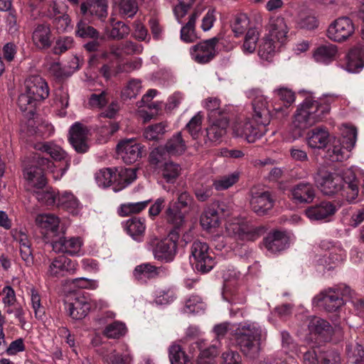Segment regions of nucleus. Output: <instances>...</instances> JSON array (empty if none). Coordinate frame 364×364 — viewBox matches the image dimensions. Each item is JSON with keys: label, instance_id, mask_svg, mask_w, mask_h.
Returning <instances> with one entry per match:
<instances>
[{"label": "nucleus", "instance_id": "obj_1", "mask_svg": "<svg viewBox=\"0 0 364 364\" xmlns=\"http://www.w3.org/2000/svg\"><path fill=\"white\" fill-rule=\"evenodd\" d=\"M301 94L304 100L298 105L292 123L284 136L285 140L289 142L299 139L305 129L321 122L329 112V105L337 99L333 94L323 95L317 100L311 92L303 91Z\"/></svg>", "mask_w": 364, "mask_h": 364}, {"label": "nucleus", "instance_id": "obj_2", "mask_svg": "<svg viewBox=\"0 0 364 364\" xmlns=\"http://www.w3.org/2000/svg\"><path fill=\"white\" fill-rule=\"evenodd\" d=\"M321 193L327 196H338L349 203L356 202L359 196V183L353 168L341 172L319 170L314 176Z\"/></svg>", "mask_w": 364, "mask_h": 364}, {"label": "nucleus", "instance_id": "obj_3", "mask_svg": "<svg viewBox=\"0 0 364 364\" xmlns=\"http://www.w3.org/2000/svg\"><path fill=\"white\" fill-rule=\"evenodd\" d=\"M214 332L218 337H223L227 332H230L241 352L250 359H255L259 356L261 340L267 333L258 323L253 321L234 324L223 323L214 327Z\"/></svg>", "mask_w": 364, "mask_h": 364}, {"label": "nucleus", "instance_id": "obj_4", "mask_svg": "<svg viewBox=\"0 0 364 364\" xmlns=\"http://www.w3.org/2000/svg\"><path fill=\"white\" fill-rule=\"evenodd\" d=\"M252 107V118L246 122H237L232 127L233 134L244 138L249 143L255 142L265 134L266 127L272 117L267 98L261 92H256Z\"/></svg>", "mask_w": 364, "mask_h": 364}, {"label": "nucleus", "instance_id": "obj_5", "mask_svg": "<svg viewBox=\"0 0 364 364\" xmlns=\"http://www.w3.org/2000/svg\"><path fill=\"white\" fill-rule=\"evenodd\" d=\"M166 220L175 226L168 237L157 240L153 249L154 258L166 262H171L177 252V242L180 236L178 228L184 223V215L178 208L168 207L166 211Z\"/></svg>", "mask_w": 364, "mask_h": 364}, {"label": "nucleus", "instance_id": "obj_6", "mask_svg": "<svg viewBox=\"0 0 364 364\" xmlns=\"http://www.w3.org/2000/svg\"><path fill=\"white\" fill-rule=\"evenodd\" d=\"M39 164L42 167L31 166L24 171L26 188L33 193L38 189L43 188L46 186L47 180L43 173V169L46 167L53 174L55 180L60 179L69 167V164L66 161L65 168H56L55 164L46 159H41Z\"/></svg>", "mask_w": 364, "mask_h": 364}, {"label": "nucleus", "instance_id": "obj_7", "mask_svg": "<svg viewBox=\"0 0 364 364\" xmlns=\"http://www.w3.org/2000/svg\"><path fill=\"white\" fill-rule=\"evenodd\" d=\"M343 141L335 139L328 150L332 161H343L348 157V152L355 146L357 141V130L355 127L343 125L341 129Z\"/></svg>", "mask_w": 364, "mask_h": 364}, {"label": "nucleus", "instance_id": "obj_8", "mask_svg": "<svg viewBox=\"0 0 364 364\" xmlns=\"http://www.w3.org/2000/svg\"><path fill=\"white\" fill-rule=\"evenodd\" d=\"M190 259L196 270L202 273L210 272L215 264V257L208 244L199 240L194 241L191 245Z\"/></svg>", "mask_w": 364, "mask_h": 364}, {"label": "nucleus", "instance_id": "obj_9", "mask_svg": "<svg viewBox=\"0 0 364 364\" xmlns=\"http://www.w3.org/2000/svg\"><path fill=\"white\" fill-rule=\"evenodd\" d=\"M227 233L243 242L254 241L260 235V229L253 227L240 219L228 220L225 225Z\"/></svg>", "mask_w": 364, "mask_h": 364}, {"label": "nucleus", "instance_id": "obj_10", "mask_svg": "<svg viewBox=\"0 0 364 364\" xmlns=\"http://www.w3.org/2000/svg\"><path fill=\"white\" fill-rule=\"evenodd\" d=\"M355 32L353 21L346 16L339 17L333 21L327 29V36L335 42H343L349 38Z\"/></svg>", "mask_w": 364, "mask_h": 364}, {"label": "nucleus", "instance_id": "obj_11", "mask_svg": "<svg viewBox=\"0 0 364 364\" xmlns=\"http://www.w3.org/2000/svg\"><path fill=\"white\" fill-rule=\"evenodd\" d=\"M144 146L135 138L120 141L117 146L119 156L125 164H134L142 156Z\"/></svg>", "mask_w": 364, "mask_h": 364}, {"label": "nucleus", "instance_id": "obj_12", "mask_svg": "<svg viewBox=\"0 0 364 364\" xmlns=\"http://www.w3.org/2000/svg\"><path fill=\"white\" fill-rule=\"evenodd\" d=\"M77 268L75 261L64 255H59L50 261L46 274L50 277L59 278L74 274Z\"/></svg>", "mask_w": 364, "mask_h": 364}, {"label": "nucleus", "instance_id": "obj_13", "mask_svg": "<svg viewBox=\"0 0 364 364\" xmlns=\"http://www.w3.org/2000/svg\"><path fill=\"white\" fill-rule=\"evenodd\" d=\"M35 224L43 236L50 239L58 235L60 219L53 213H40L35 218Z\"/></svg>", "mask_w": 364, "mask_h": 364}, {"label": "nucleus", "instance_id": "obj_14", "mask_svg": "<svg viewBox=\"0 0 364 364\" xmlns=\"http://www.w3.org/2000/svg\"><path fill=\"white\" fill-rule=\"evenodd\" d=\"M341 200L323 201L318 205L311 206L306 210V215L311 220H328L341 208Z\"/></svg>", "mask_w": 364, "mask_h": 364}, {"label": "nucleus", "instance_id": "obj_15", "mask_svg": "<svg viewBox=\"0 0 364 364\" xmlns=\"http://www.w3.org/2000/svg\"><path fill=\"white\" fill-rule=\"evenodd\" d=\"M90 130L80 122L74 123L69 130V141L78 153H85L88 150Z\"/></svg>", "mask_w": 364, "mask_h": 364}, {"label": "nucleus", "instance_id": "obj_16", "mask_svg": "<svg viewBox=\"0 0 364 364\" xmlns=\"http://www.w3.org/2000/svg\"><path fill=\"white\" fill-rule=\"evenodd\" d=\"M215 38L200 42L190 49L192 59L198 63L204 64L210 62L215 55Z\"/></svg>", "mask_w": 364, "mask_h": 364}, {"label": "nucleus", "instance_id": "obj_17", "mask_svg": "<svg viewBox=\"0 0 364 364\" xmlns=\"http://www.w3.org/2000/svg\"><path fill=\"white\" fill-rule=\"evenodd\" d=\"M96 302L84 295H76L70 302L68 304L67 309L69 315L75 320H81L85 318L92 309V306Z\"/></svg>", "mask_w": 364, "mask_h": 364}, {"label": "nucleus", "instance_id": "obj_18", "mask_svg": "<svg viewBox=\"0 0 364 364\" xmlns=\"http://www.w3.org/2000/svg\"><path fill=\"white\" fill-rule=\"evenodd\" d=\"M289 26L282 16L271 18L269 23L268 36L280 46L285 44L289 39Z\"/></svg>", "mask_w": 364, "mask_h": 364}, {"label": "nucleus", "instance_id": "obj_19", "mask_svg": "<svg viewBox=\"0 0 364 364\" xmlns=\"http://www.w3.org/2000/svg\"><path fill=\"white\" fill-rule=\"evenodd\" d=\"M314 303L327 311H336L343 304V301L336 289H328L316 296Z\"/></svg>", "mask_w": 364, "mask_h": 364}, {"label": "nucleus", "instance_id": "obj_20", "mask_svg": "<svg viewBox=\"0 0 364 364\" xmlns=\"http://www.w3.org/2000/svg\"><path fill=\"white\" fill-rule=\"evenodd\" d=\"M274 202V198L269 191H255L252 193L250 205L255 213L263 215L273 208Z\"/></svg>", "mask_w": 364, "mask_h": 364}, {"label": "nucleus", "instance_id": "obj_21", "mask_svg": "<svg viewBox=\"0 0 364 364\" xmlns=\"http://www.w3.org/2000/svg\"><path fill=\"white\" fill-rule=\"evenodd\" d=\"M83 242L79 237H62L54 241L53 249L56 252L66 253L71 256L81 254Z\"/></svg>", "mask_w": 364, "mask_h": 364}, {"label": "nucleus", "instance_id": "obj_22", "mask_svg": "<svg viewBox=\"0 0 364 364\" xmlns=\"http://www.w3.org/2000/svg\"><path fill=\"white\" fill-rule=\"evenodd\" d=\"M186 149V144L182 138L180 132L174 134L168 140L164 147H159L155 149L151 154L152 158H155L156 161L159 159L156 158L157 155H161L164 151H166L170 156H178L183 154Z\"/></svg>", "mask_w": 364, "mask_h": 364}, {"label": "nucleus", "instance_id": "obj_23", "mask_svg": "<svg viewBox=\"0 0 364 364\" xmlns=\"http://www.w3.org/2000/svg\"><path fill=\"white\" fill-rule=\"evenodd\" d=\"M26 90L34 100L40 101L48 97L49 89L46 82L40 76L33 75L25 82Z\"/></svg>", "mask_w": 364, "mask_h": 364}, {"label": "nucleus", "instance_id": "obj_24", "mask_svg": "<svg viewBox=\"0 0 364 364\" xmlns=\"http://www.w3.org/2000/svg\"><path fill=\"white\" fill-rule=\"evenodd\" d=\"M299 350L290 334L287 331H282L281 350L277 355L278 359L286 363H291L298 355Z\"/></svg>", "mask_w": 364, "mask_h": 364}, {"label": "nucleus", "instance_id": "obj_25", "mask_svg": "<svg viewBox=\"0 0 364 364\" xmlns=\"http://www.w3.org/2000/svg\"><path fill=\"white\" fill-rule=\"evenodd\" d=\"M328 130L322 126L309 130L306 134V141L308 146L313 149L325 148L329 142Z\"/></svg>", "mask_w": 364, "mask_h": 364}, {"label": "nucleus", "instance_id": "obj_26", "mask_svg": "<svg viewBox=\"0 0 364 364\" xmlns=\"http://www.w3.org/2000/svg\"><path fill=\"white\" fill-rule=\"evenodd\" d=\"M167 271L162 267H155L150 263H144L136 266L133 272L134 278L141 282H146L148 279L157 277L164 276Z\"/></svg>", "mask_w": 364, "mask_h": 364}, {"label": "nucleus", "instance_id": "obj_27", "mask_svg": "<svg viewBox=\"0 0 364 364\" xmlns=\"http://www.w3.org/2000/svg\"><path fill=\"white\" fill-rule=\"evenodd\" d=\"M273 92L283 103L282 106L272 104L273 112H274L275 114L281 116L287 115V109L295 102L296 97L294 92L287 87L274 89Z\"/></svg>", "mask_w": 364, "mask_h": 364}, {"label": "nucleus", "instance_id": "obj_28", "mask_svg": "<svg viewBox=\"0 0 364 364\" xmlns=\"http://www.w3.org/2000/svg\"><path fill=\"white\" fill-rule=\"evenodd\" d=\"M136 178V169L121 168L114 169L113 191L118 192L130 185Z\"/></svg>", "mask_w": 364, "mask_h": 364}, {"label": "nucleus", "instance_id": "obj_29", "mask_svg": "<svg viewBox=\"0 0 364 364\" xmlns=\"http://www.w3.org/2000/svg\"><path fill=\"white\" fill-rule=\"evenodd\" d=\"M291 193L296 202L310 203L315 198V188L310 183H299L291 188Z\"/></svg>", "mask_w": 364, "mask_h": 364}, {"label": "nucleus", "instance_id": "obj_30", "mask_svg": "<svg viewBox=\"0 0 364 364\" xmlns=\"http://www.w3.org/2000/svg\"><path fill=\"white\" fill-rule=\"evenodd\" d=\"M266 249L272 253H276L284 250L287 247L288 237L280 231L269 233L264 240Z\"/></svg>", "mask_w": 364, "mask_h": 364}, {"label": "nucleus", "instance_id": "obj_31", "mask_svg": "<svg viewBox=\"0 0 364 364\" xmlns=\"http://www.w3.org/2000/svg\"><path fill=\"white\" fill-rule=\"evenodd\" d=\"M57 205L72 215H77L80 213L82 205L78 199L70 192L64 191L58 196Z\"/></svg>", "mask_w": 364, "mask_h": 364}, {"label": "nucleus", "instance_id": "obj_32", "mask_svg": "<svg viewBox=\"0 0 364 364\" xmlns=\"http://www.w3.org/2000/svg\"><path fill=\"white\" fill-rule=\"evenodd\" d=\"M107 364H132L134 357L127 345H124L120 350H113L109 354L103 357Z\"/></svg>", "mask_w": 364, "mask_h": 364}, {"label": "nucleus", "instance_id": "obj_33", "mask_svg": "<svg viewBox=\"0 0 364 364\" xmlns=\"http://www.w3.org/2000/svg\"><path fill=\"white\" fill-rule=\"evenodd\" d=\"M212 124L207 129V137L209 141L219 143L225 134L228 122L225 117L210 120Z\"/></svg>", "mask_w": 364, "mask_h": 364}, {"label": "nucleus", "instance_id": "obj_34", "mask_svg": "<svg viewBox=\"0 0 364 364\" xmlns=\"http://www.w3.org/2000/svg\"><path fill=\"white\" fill-rule=\"evenodd\" d=\"M337 53L336 46L327 43L316 48L314 51L313 58L317 63L328 64L335 59Z\"/></svg>", "mask_w": 364, "mask_h": 364}, {"label": "nucleus", "instance_id": "obj_35", "mask_svg": "<svg viewBox=\"0 0 364 364\" xmlns=\"http://www.w3.org/2000/svg\"><path fill=\"white\" fill-rule=\"evenodd\" d=\"M296 24L300 28L312 30L318 27V21L312 10L304 7L298 12Z\"/></svg>", "mask_w": 364, "mask_h": 364}, {"label": "nucleus", "instance_id": "obj_36", "mask_svg": "<svg viewBox=\"0 0 364 364\" xmlns=\"http://www.w3.org/2000/svg\"><path fill=\"white\" fill-rule=\"evenodd\" d=\"M32 39L38 48H48L51 45L50 27L46 24L38 25L33 32Z\"/></svg>", "mask_w": 364, "mask_h": 364}, {"label": "nucleus", "instance_id": "obj_37", "mask_svg": "<svg viewBox=\"0 0 364 364\" xmlns=\"http://www.w3.org/2000/svg\"><path fill=\"white\" fill-rule=\"evenodd\" d=\"M364 66V55L358 48L351 49L346 55V70L349 73L359 72Z\"/></svg>", "mask_w": 364, "mask_h": 364}, {"label": "nucleus", "instance_id": "obj_38", "mask_svg": "<svg viewBox=\"0 0 364 364\" xmlns=\"http://www.w3.org/2000/svg\"><path fill=\"white\" fill-rule=\"evenodd\" d=\"M123 225L127 233L134 240H141L146 229L144 219L133 218L127 220Z\"/></svg>", "mask_w": 364, "mask_h": 364}, {"label": "nucleus", "instance_id": "obj_39", "mask_svg": "<svg viewBox=\"0 0 364 364\" xmlns=\"http://www.w3.org/2000/svg\"><path fill=\"white\" fill-rule=\"evenodd\" d=\"M281 46L268 35L262 38L259 44L258 55L264 60H269L276 50Z\"/></svg>", "mask_w": 364, "mask_h": 364}, {"label": "nucleus", "instance_id": "obj_40", "mask_svg": "<svg viewBox=\"0 0 364 364\" xmlns=\"http://www.w3.org/2000/svg\"><path fill=\"white\" fill-rule=\"evenodd\" d=\"M240 178V172L234 171L227 175L217 177L213 181V186L218 191H225L235 184Z\"/></svg>", "mask_w": 364, "mask_h": 364}, {"label": "nucleus", "instance_id": "obj_41", "mask_svg": "<svg viewBox=\"0 0 364 364\" xmlns=\"http://www.w3.org/2000/svg\"><path fill=\"white\" fill-rule=\"evenodd\" d=\"M259 32L255 28H249L245 34L242 50L245 54L253 53L257 48Z\"/></svg>", "mask_w": 364, "mask_h": 364}, {"label": "nucleus", "instance_id": "obj_42", "mask_svg": "<svg viewBox=\"0 0 364 364\" xmlns=\"http://www.w3.org/2000/svg\"><path fill=\"white\" fill-rule=\"evenodd\" d=\"M38 202L46 205H53L57 203L58 195L50 187L45 186L33 193Z\"/></svg>", "mask_w": 364, "mask_h": 364}, {"label": "nucleus", "instance_id": "obj_43", "mask_svg": "<svg viewBox=\"0 0 364 364\" xmlns=\"http://www.w3.org/2000/svg\"><path fill=\"white\" fill-rule=\"evenodd\" d=\"M200 225L203 229L211 231L219 225V216L216 210L208 208L200 217Z\"/></svg>", "mask_w": 364, "mask_h": 364}, {"label": "nucleus", "instance_id": "obj_44", "mask_svg": "<svg viewBox=\"0 0 364 364\" xmlns=\"http://www.w3.org/2000/svg\"><path fill=\"white\" fill-rule=\"evenodd\" d=\"M163 178L168 183H174L181 172V166L173 161L166 162L161 169Z\"/></svg>", "mask_w": 364, "mask_h": 364}, {"label": "nucleus", "instance_id": "obj_45", "mask_svg": "<svg viewBox=\"0 0 364 364\" xmlns=\"http://www.w3.org/2000/svg\"><path fill=\"white\" fill-rule=\"evenodd\" d=\"M198 16L199 14L196 12L192 14L189 17L188 23L182 27L181 30V38L183 41L191 43L196 39V36L194 27L196 21Z\"/></svg>", "mask_w": 364, "mask_h": 364}, {"label": "nucleus", "instance_id": "obj_46", "mask_svg": "<svg viewBox=\"0 0 364 364\" xmlns=\"http://www.w3.org/2000/svg\"><path fill=\"white\" fill-rule=\"evenodd\" d=\"M114 169L106 168L100 169L95 174V181L100 187H114Z\"/></svg>", "mask_w": 364, "mask_h": 364}, {"label": "nucleus", "instance_id": "obj_47", "mask_svg": "<svg viewBox=\"0 0 364 364\" xmlns=\"http://www.w3.org/2000/svg\"><path fill=\"white\" fill-rule=\"evenodd\" d=\"M168 355L171 364H193L178 344L169 347Z\"/></svg>", "mask_w": 364, "mask_h": 364}, {"label": "nucleus", "instance_id": "obj_48", "mask_svg": "<svg viewBox=\"0 0 364 364\" xmlns=\"http://www.w3.org/2000/svg\"><path fill=\"white\" fill-rule=\"evenodd\" d=\"M142 48L138 46L131 41H127L119 46H113L111 48V53L117 58H119L123 53L131 55L135 53H141Z\"/></svg>", "mask_w": 364, "mask_h": 364}, {"label": "nucleus", "instance_id": "obj_49", "mask_svg": "<svg viewBox=\"0 0 364 364\" xmlns=\"http://www.w3.org/2000/svg\"><path fill=\"white\" fill-rule=\"evenodd\" d=\"M36 149L50 155L55 161H61L65 159V152L58 145L50 143L38 144Z\"/></svg>", "mask_w": 364, "mask_h": 364}, {"label": "nucleus", "instance_id": "obj_50", "mask_svg": "<svg viewBox=\"0 0 364 364\" xmlns=\"http://www.w3.org/2000/svg\"><path fill=\"white\" fill-rule=\"evenodd\" d=\"M241 274L233 267L228 268L223 271L224 289L235 288L240 283Z\"/></svg>", "mask_w": 364, "mask_h": 364}, {"label": "nucleus", "instance_id": "obj_51", "mask_svg": "<svg viewBox=\"0 0 364 364\" xmlns=\"http://www.w3.org/2000/svg\"><path fill=\"white\" fill-rule=\"evenodd\" d=\"M203 105L209 112L208 117L210 120L221 119L220 101L218 98L208 97L203 101Z\"/></svg>", "mask_w": 364, "mask_h": 364}, {"label": "nucleus", "instance_id": "obj_52", "mask_svg": "<svg viewBox=\"0 0 364 364\" xmlns=\"http://www.w3.org/2000/svg\"><path fill=\"white\" fill-rule=\"evenodd\" d=\"M127 328L125 325L119 321H114L107 325L104 331V335L108 338H119L125 335Z\"/></svg>", "mask_w": 364, "mask_h": 364}, {"label": "nucleus", "instance_id": "obj_53", "mask_svg": "<svg viewBox=\"0 0 364 364\" xmlns=\"http://www.w3.org/2000/svg\"><path fill=\"white\" fill-rule=\"evenodd\" d=\"M142 88L141 81L138 79H132L124 86L122 91V97L124 100L136 97Z\"/></svg>", "mask_w": 364, "mask_h": 364}, {"label": "nucleus", "instance_id": "obj_54", "mask_svg": "<svg viewBox=\"0 0 364 364\" xmlns=\"http://www.w3.org/2000/svg\"><path fill=\"white\" fill-rule=\"evenodd\" d=\"M308 327L311 333L321 334L330 331L329 323L323 318L312 316L308 319Z\"/></svg>", "mask_w": 364, "mask_h": 364}, {"label": "nucleus", "instance_id": "obj_55", "mask_svg": "<svg viewBox=\"0 0 364 364\" xmlns=\"http://www.w3.org/2000/svg\"><path fill=\"white\" fill-rule=\"evenodd\" d=\"M205 306V304L198 296H191L186 301L183 312L185 314H200L203 312Z\"/></svg>", "mask_w": 364, "mask_h": 364}, {"label": "nucleus", "instance_id": "obj_56", "mask_svg": "<svg viewBox=\"0 0 364 364\" xmlns=\"http://www.w3.org/2000/svg\"><path fill=\"white\" fill-rule=\"evenodd\" d=\"M250 20L245 14H240L237 16L232 23V30L235 36H240L248 30Z\"/></svg>", "mask_w": 364, "mask_h": 364}, {"label": "nucleus", "instance_id": "obj_57", "mask_svg": "<svg viewBox=\"0 0 364 364\" xmlns=\"http://www.w3.org/2000/svg\"><path fill=\"white\" fill-rule=\"evenodd\" d=\"M149 202L150 200H147L137 203L123 204L120 207L119 214L122 216H126L132 213H138L144 210Z\"/></svg>", "mask_w": 364, "mask_h": 364}, {"label": "nucleus", "instance_id": "obj_58", "mask_svg": "<svg viewBox=\"0 0 364 364\" xmlns=\"http://www.w3.org/2000/svg\"><path fill=\"white\" fill-rule=\"evenodd\" d=\"M89 13L100 18H105L107 15V4L105 0L91 1L89 4Z\"/></svg>", "mask_w": 364, "mask_h": 364}, {"label": "nucleus", "instance_id": "obj_59", "mask_svg": "<svg viewBox=\"0 0 364 364\" xmlns=\"http://www.w3.org/2000/svg\"><path fill=\"white\" fill-rule=\"evenodd\" d=\"M223 296L230 304H243L246 301L244 294L235 287L223 289Z\"/></svg>", "mask_w": 364, "mask_h": 364}, {"label": "nucleus", "instance_id": "obj_60", "mask_svg": "<svg viewBox=\"0 0 364 364\" xmlns=\"http://www.w3.org/2000/svg\"><path fill=\"white\" fill-rule=\"evenodd\" d=\"M31 301L36 318L43 319L45 315V309L41 305L40 294L35 289H31Z\"/></svg>", "mask_w": 364, "mask_h": 364}, {"label": "nucleus", "instance_id": "obj_61", "mask_svg": "<svg viewBox=\"0 0 364 364\" xmlns=\"http://www.w3.org/2000/svg\"><path fill=\"white\" fill-rule=\"evenodd\" d=\"M119 13L127 17H133L138 11L135 0H121L119 2Z\"/></svg>", "mask_w": 364, "mask_h": 364}, {"label": "nucleus", "instance_id": "obj_62", "mask_svg": "<svg viewBox=\"0 0 364 364\" xmlns=\"http://www.w3.org/2000/svg\"><path fill=\"white\" fill-rule=\"evenodd\" d=\"M166 126L163 123H158L149 126L144 131V136L148 140H156L166 132Z\"/></svg>", "mask_w": 364, "mask_h": 364}, {"label": "nucleus", "instance_id": "obj_63", "mask_svg": "<svg viewBox=\"0 0 364 364\" xmlns=\"http://www.w3.org/2000/svg\"><path fill=\"white\" fill-rule=\"evenodd\" d=\"M346 351L349 358L351 359L352 363L361 364L364 358V350L360 345L355 344L354 346H347Z\"/></svg>", "mask_w": 364, "mask_h": 364}, {"label": "nucleus", "instance_id": "obj_64", "mask_svg": "<svg viewBox=\"0 0 364 364\" xmlns=\"http://www.w3.org/2000/svg\"><path fill=\"white\" fill-rule=\"evenodd\" d=\"M76 34L80 38H97L98 37L96 29L82 21L77 25Z\"/></svg>", "mask_w": 364, "mask_h": 364}]
</instances>
